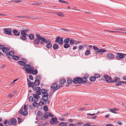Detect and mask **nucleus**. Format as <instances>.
Returning a JSON list of instances; mask_svg holds the SVG:
<instances>
[{
	"label": "nucleus",
	"instance_id": "f257e3e1",
	"mask_svg": "<svg viewBox=\"0 0 126 126\" xmlns=\"http://www.w3.org/2000/svg\"><path fill=\"white\" fill-rule=\"evenodd\" d=\"M36 35L37 38H35L34 39V41L35 44L38 45L39 44V42L40 41V43L41 44H43V42L42 41L43 39H45L43 37H41L38 34H37Z\"/></svg>",
	"mask_w": 126,
	"mask_h": 126
},
{
	"label": "nucleus",
	"instance_id": "f03ea898",
	"mask_svg": "<svg viewBox=\"0 0 126 126\" xmlns=\"http://www.w3.org/2000/svg\"><path fill=\"white\" fill-rule=\"evenodd\" d=\"M42 40L43 43L47 44L46 47L48 49L52 47V45L51 44V41L49 39H43Z\"/></svg>",
	"mask_w": 126,
	"mask_h": 126
},
{
	"label": "nucleus",
	"instance_id": "7ed1b4c3",
	"mask_svg": "<svg viewBox=\"0 0 126 126\" xmlns=\"http://www.w3.org/2000/svg\"><path fill=\"white\" fill-rule=\"evenodd\" d=\"M126 54L120 53H117V55L115 58L117 59H122L125 57Z\"/></svg>",
	"mask_w": 126,
	"mask_h": 126
},
{
	"label": "nucleus",
	"instance_id": "20e7f679",
	"mask_svg": "<svg viewBox=\"0 0 126 126\" xmlns=\"http://www.w3.org/2000/svg\"><path fill=\"white\" fill-rule=\"evenodd\" d=\"M3 32L6 34L9 35H11L12 30L11 29L9 28H5L3 29Z\"/></svg>",
	"mask_w": 126,
	"mask_h": 126
},
{
	"label": "nucleus",
	"instance_id": "39448f33",
	"mask_svg": "<svg viewBox=\"0 0 126 126\" xmlns=\"http://www.w3.org/2000/svg\"><path fill=\"white\" fill-rule=\"evenodd\" d=\"M59 87V86H58L57 84L54 83L52 85L50 89L51 91H53L54 92L57 90Z\"/></svg>",
	"mask_w": 126,
	"mask_h": 126
},
{
	"label": "nucleus",
	"instance_id": "423d86ee",
	"mask_svg": "<svg viewBox=\"0 0 126 126\" xmlns=\"http://www.w3.org/2000/svg\"><path fill=\"white\" fill-rule=\"evenodd\" d=\"M55 42L58 43L59 45H62L63 44V39L62 37H58L56 38Z\"/></svg>",
	"mask_w": 126,
	"mask_h": 126
},
{
	"label": "nucleus",
	"instance_id": "0eeeda50",
	"mask_svg": "<svg viewBox=\"0 0 126 126\" xmlns=\"http://www.w3.org/2000/svg\"><path fill=\"white\" fill-rule=\"evenodd\" d=\"M51 121H50V124L52 125L56 124L58 123V121L57 120V119L56 118H52Z\"/></svg>",
	"mask_w": 126,
	"mask_h": 126
},
{
	"label": "nucleus",
	"instance_id": "6e6552de",
	"mask_svg": "<svg viewBox=\"0 0 126 126\" xmlns=\"http://www.w3.org/2000/svg\"><path fill=\"white\" fill-rule=\"evenodd\" d=\"M25 70L26 72L27 73H30L31 72L30 71V66L29 64H26L24 66Z\"/></svg>",
	"mask_w": 126,
	"mask_h": 126
},
{
	"label": "nucleus",
	"instance_id": "1a4fd4ad",
	"mask_svg": "<svg viewBox=\"0 0 126 126\" xmlns=\"http://www.w3.org/2000/svg\"><path fill=\"white\" fill-rule=\"evenodd\" d=\"M104 77L106 79H108L106 80V81L107 82L112 83L114 81L113 80H112V79H111V77L108 75H104Z\"/></svg>",
	"mask_w": 126,
	"mask_h": 126
},
{
	"label": "nucleus",
	"instance_id": "9d476101",
	"mask_svg": "<svg viewBox=\"0 0 126 126\" xmlns=\"http://www.w3.org/2000/svg\"><path fill=\"white\" fill-rule=\"evenodd\" d=\"M107 57L109 60H111L114 58L115 55L112 53H109L107 54Z\"/></svg>",
	"mask_w": 126,
	"mask_h": 126
},
{
	"label": "nucleus",
	"instance_id": "9b49d317",
	"mask_svg": "<svg viewBox=\"0 0 126 126\" xmlns=\"http://www.w3.org/2000/svg\"><path fill=\"white\" fill-rule=\"evenodd\" d=\"M48 94L46 93L45 94H44L42 96V98L43 100L45 101H47L48 99Z\"/></svg>",
	"mask_w": 126,
	"mask_h": 126
},
{
	"label": "nucleus",
	"instance_id": "f8f14e48",
	"mask_svg": "<svg viewBox=\"0 0 126 126\" xmlns=\"http://www.w3.org/2000/svg\"><path fill=\"white\" fill-rule=\"evenodd\" d=\"M11 124L13 125H15L17 123L16 120L15 118H11L10 120Z\"/></svg>",
	"mask_w": 126,
	"mask_h": 126
},
{
	"label": "nucleus",
	"instance_id": "ddd939ff",
	"mask_svg": "<svg viewBox=\"0 0 126 126\" xmlns=\"http://www.w3.org/2000/svg\"><path fill=\"white\" fill-rule=\"evenodd\" d=\"M13 32L14 34L16 36H18L20 35V32H18V31L16 29H14L13 31Z\"/></svg>",
	"mask_w": 126,
	"mask_h": 126
},
{
	"label": "nucleus",
	"instance_id": "4468645a",
	"mask_svg": "<svg viewBox=\"0 0 126 126\" xmlns=\"http://www.w3.org/2000/svg\"><path fill=\"white\" fill-rule=\"evenodd\" d=\"M10 50V49L7 47H6L5 46L4 47V48L2 50L3 52L6 53V54Z\"/></svg>",
	"mask_w": 126,
	"mask_h": 126
},
{
	"label": "nucleus",
	"instance_id": "2eb2a0df",
	"mask_svg": "<svg viewBox=\"0 0 126 126\" xmlns=\"http://www.w3.org/2000/svg\"><path fill=\"white\" fill-rule=\"evenodd\" d=\"M60 83L59 84V87L62 86L63 84L65 82V80L64 79H60Z\"/></svg>",
	"mask_w": 126,
	"mask_h": 126
},
{
	"label": "nucleus",
	"instance_id": "dca6fc26",
	"mask_svg": "<svg viewBox=\"0 0 126 126\" xmlns=\"http://www.w3.org/2000/svg\"><path fill=\"white\" fill-rule=\"evenodd\" d=\"M33 96L36 99V100L34 99L33 102H37V101L38 99L39 98V96L36 94H33Z\"/></svg>",
	"mask_w": 126,
	"mask_h": 126
},
{
	"label": "nucleus",
	"instance_id": "f3484780",
	"mask_svg": "<svg viewBox=\"0 0 126 126\" xmlns=\"http://www.w3.org/2000/svg\"><path fill=\"white\" fill-rule=\"evenodd\" d=\"M14 54V52L13 51H10L9 52H7L6 54L7 56L8 57L10 56H12Z\"/></svg>",
	"mask_w": 126,
	"mask_h": 126
},
{
	"label": "nucleus",
	"instance_id": "a211bd4d",
	"mask_svg": "<svg viewBox=\"0 0 126 126\" xmlns=\"http://www.w3.org/2000/svg\"><path fill=\"white\" fill-rule=\"evenodd\" d=\"M107 50L106 49H100L99 50L96 51V53H98L99 52H105Z\"/></svg>",
	"mask_w": 126,
	"mask_h": 126
},
{
	"label": "nucleus",
	"instance_id": "6ab92c4d",
	"mask_svg": "<svg viewBox=\"0 0 126 126\" xmlns=\"http://www.w3.org/2000/svg\"><path fill=\"white\" fill-rule=\"evenodd\" d=\"M34 83L35 86H38L40 84L39 80L38 79L34 81Z\"/></svg>",
	"mask_w": 126,
	"mask_h": 126
},
{
	"label": "nucleus",
	"instance_id": "aec40b11",
	"mask_svg": "<svg viewBox=\"0 0 126 126\" xmlns=\"http://www.w3.org/2000/svg\"><path fill=\"white\" fill-rule=\"evenodd\" d=\"M29 39L31 40H33L34 38V35L33 34H30L29 35Z\"/></svg>",
	"mask_w": 126,
	"mask_h": 126
},
{
	"label": "nucleus",
	"instance_id": "412c9836",
	"mask_svg": "<svg viewBox=\"0 0 126 126\" xmlns=\"http://www.w3.org/2000/svg\"><path fill=\"white\" fill-rule=\"evenodd\" d=\"M81 78V79L82 83L83 82H86L87 81V80L85 77H83Z\"/></svg>",
	"mask_w": 126,
	"mask_h": 126
},
{
	"label": "nucleus",
	"instance_id": "4be33fe9",
	"mask_svg": "<svg viewBox=\"0 0 126 126\" xmlns=\"http://www.w3.org/2000/svg\"><path fill=\"white\" fill-rule=\"evenodd\" d=\"M28 86L30 87H31L32 85L33 84V83L30 80H28Z\"/></svg>",
	"mask_w": 126,
	"mask_h": 126
},
{
	"label": "nucleus",
	"instance_id": "5701e85b",
	"mask_svg": "<svg viewBox=\"0 0 126 126\" xmlns=\"http://www.w3.org/2000/svg\"><path fill=\"white\" fill-rule=\"evenodd\" d=\"M18 64L22 66H24L25 65H26L25 62H23L22 61H19L18 62Z\"/></svg>",
	"mask_w": 126,
	"mask_h": 126
},
{
	"label": "nucleus",
	"instance_id": "b1692460",
	"mask_svg": "<svg viewBox=\"0 0 126 126\" xmlns=\"http://www.w3.org/2000/svg\"><path fill=\"white\" fill-rule=\"evenodd\" d=\"M67 124V123L65 122H62L59 124V126H66Z\"/></svg>",
	"mask_w": 126,
	"mask_h": 126
},
{
	"label": "nucleus",
	"instance_id": "393cba45",
	"mask_svg": "<svg viewBox=\"0 0 126 126\" xmlns=\"http://www.w3.org/2000/svg\"><path fill=\"white\" fill-rule=\"evenodd\" d=\"M59 47L58 45L56 44H54L53 45V48L54 50H56Z\"/></svg>",
	"mask_w": 126,
	"mask_h": 126
},
{
	"label": "nucleus",
	"instance_id": "a878e982",
	"mask_svg": "<svg viewBox=\"0 0 126 126\" xmlns=\"http://www.w3.org/2000/svg\"><path fill=\"white\" fill-rule=\"evenodd\" d=\"M12 58L13 59L15 60H16V61H18L19 60V57L16 55L13 56L12 57Z\"/></svg>",
	"mask_w": 126,
	"mask_h": 126
},
{
	"label": "nucleus",
	"instance_id": "bb28decb",
	"mask_svg": "<svg viewBox=\"0 0 126 126\" xmlns=\"http://www.w3.org/2000/svg\"><path fill=\"white\" fill-rule=\"evenodd\" d=\"M31 72L30 74H31L32 73L33 75H35L37 74L38 73V71L36 70H33L32 72L31 71Z\"/></svg>",
	"mask_w": 126,
	"mask_h": 126
},
{
	"label": "nucleus",
	"instance_id": "cd10ccee",
	"mask_svg": "<svg viewBox=\"0 0 126 126\" xmlns=\"http://www.w3.org/2000/svg\"><path fill=\"white\" fill-rule=\"evenodd\" d=\"M77 81L78 83L79 84L82 83L81 79L80 77H78L77 78Z\"/></svg>",
	"mask_w": 126,
	"mask_h": 126
},
{
	"label": "nucleus",
	"instance_id": "c85d7f7f",
	"mask_svg": "<svg viewBox=\"0 0 126 126\" xmlns=\"http://www.w3.org/2000/svg\"><path fill=\"white\" fill-rule=\"evenodd\" d=\"M90 81L92 82H94L95 81L96 78L94 77H91L90 78Z\"/></svg>",
	"mask_w": 126,
	"mask_h": 126
},
{
	"label": "nucleus",
	"instance_id": "c756f323",
	"mask_svg": "<svg viewBox=\"0 0 126 126\" xmlns=\"http://www.w3.org/2000/svg\"><path fill=\"white\" fill-rule=\"evenodd\" d=\"M41 91L42 93H43L44 94H45L46 93H47V90L45 89H42L41 90Z\"/></svg>",
	"mask_w": 126,
	"mask_h": 126
},
{
	"label": "nucleus",
	"instance_id": "7c9ffc66",
	"mask_svg": "<svg viewBox=\"0 0 126 126\" xmlns=\"http://www.w3.org/2000/svg\"><path fill=\"white\" fill-rule=\"evenodd\" d=\"M43 110L45 112H46L48 110V108L47 105H45L44 107Z\"/></svg>",
	"mask_w": 126,
	"mask_h": 126
},
{
	"label": "nucleus",
	"instance_id": "2f4dec72",
	"mask_svg": "<svg viewBox=\"0 0 126 126\" xmlns=\"http://www.w3.org/2000/svg\"><path fill=\"white\" fill-rule=\"evenodd\" d=\"M21 33L22 35L26 36L27 35L28 36V35L25 32H24L22 30L21 31Z\"/></svg>",
	"mask_w": 126,
	"mask_h": 126
},
{
	"label": "nucleus",
	"instance_id": "473e14b6",
	"mask_svg": "<svg viewBox=\"0 0 126 126\" xmlns=\"http://www.w3.org/2000/svg\"><path fill=\"white\" fill-rule=\"evenodd\" d=\"M120 80V79L119 78H118L117 77H115L114 78V80H113L114 81L113 82H117L118 81H119Z\"/></svg>",
	"mask_w": 126,
	"mask_h": 126
},
{
	"label": "nucleus",
	"instance_id": "72a5a7b5",
	"mask_svg": "<svg viewBox=\"0 0 126 126\" xmlns=\"http://www.w3.org/2000/svg\"><path fill=\"white\" fill-rule=\"evenodd\" d=\"M26 36H20L21 39L23 40H27V38L26 37Z\"/></svg>",
	"mask_w": 126,
	"mask_h": 126
},
{
	"label": "nucleus",
	"instance_id": "f704fd0d",
	"mask_svg": "<svg viewBox=\"0 0 126 126\" xmlns=\"http://www.w3.org/2000/svg\"><path fill=\"white\" fill-rule=\"evenodd\" d=\"M36 102H35L34 103H33V105L34 107L38 108L39 107V104Z\"/></svg>",
	"mask_w": 126,
	"mask_h": 126
},
{
	"label": "nucleus",
	"instance_id": "c9c22d12",
	"mask_svg": "<svg viewBox=\"0 0 126 126\" xmlns=\"http://www.w3.org/2000/svg\"><path fill=\"white\" fill-rule=\"evenodd\" d=\"M70 41V39L69 38H67L64 40V42L65 43H68Z\"/></svg>",
	"mask_w": 126,
	"mask_h": 126
},
{
	"label": "nucleus",
	"instance_id": "e433bc0d",
	"mask_svg": "<svg viewBox=\"0 0 126 126\" xmlns=\"http://www.w3.org/2000/svg\"><path fill=\"white\" fill-rule=\"evenodd\" d=\"M70 46L69 44L67 43H65L64 45V47L65 48H67Z\"/></svg>",
	"mask_w": 126,
	"mask_h": 126
},
{
	"label": "nucleus",
	"instance_id": "4c0bfd02",
	"mask_svg": "<svg viewBox=\"0 0 126 126\" xmlns=\"http://www.w3.org/2000/svg\"><path fill=\"white\" fill-rule=\"evenodd\" d=\"M70 44L71 45H73V44H74V39H71L70 41Z\"/></svg>",
	"mask_w": 126,
	"mask_h": 126
},
{
	"label": "nucleus",
	"instance_id": "58836bf2",
	"mask_svg": "<svg viewBox=\"0 0 126 126\" xmlns=\"http://www.w3.org/2000/svg\"><path fill=\"white\" fill-rule=\"evenodd\" d=\"M122 81H120L119 82H118V83H116L115 84V86H118L119 85H121L123 83L122 82Z\"/></svg>",
	"mask_w": 126,
	"mask_h": 126
},
{
	"label": "nucleus",
	"instance_id": "ea45409f",
	"mask_svg": "<svg viewBox=\"0 0 126 126\" xmlns=\"http://www.w3.org/2000/svg\"><path fill=\"white\" fill-rule=\"evenodd\" d=\"M28 114V112L27 110H24V111L22 113V114L24 115H26Z\"/></svg>",
	"mask_w": 126,
	"mask_h": 126
},
{
	"label": "nucleus",
	"instance_id": "a19ab883",
	"mask_svg": "<svg viewBox=\"0 0 126 126\" xmlns=\"http://www.w3.org/2000/svg\"><path fill=\"white\" fill-rule=\"evenodd\" d=\"M49 113H48L47 111L45 112L44 114V115L47 118L49 117Z\"/></svg>",
	"mask_w": 126,
	"mask_h": 126
},
{
	"label": "nucleus",
	"instance_id": "79ce46f5",
	"mask_svg": "<svg viewBox=\"0 0 126 126\" xmlns=\"http://www.w3.org/2000/svg\"><path fill=\"white\" fill-rule=\"evenodd\" d=\"M29 101L30 102H32L34 101L32 97L31 96L29 97Z\"/></svg>",
	"mask_w": 126,
	"mask_h": 126
},
{
	"label": "nucleus",
	"instance_id": "37998d69",
	"mask_svg": "<svg viewBox=\"0 0 126 126\" xmlns=\"http://www.w3.org/2000/svg\"><path fill=\"white\" fill-rule=\"evenodd\" d=\"M117 110L116 109H111L110 110V111L111 112L113 113H115V111Z\"/></svg>",
	"mask_w": 126,
	"mask_h": 126
},
{
	"label": "nucleus",
	"instance_id": "c03bdc74",
	"mask_svg": "<svg viewBox=\"0 0 126 126\" xmlns=\"http://www.w3.org/2000/svg\"><path fill=\"white\" fill-rule=\"evenodd\" d=\"M77 79V78H76L73 80L72 81L74 83L76 84L78 83Z\"/></svg>",
	"mask_w": 126,
	"mask_h": 126
},
{
	"label": "nucleus",
	"instance_id": "a18cd8bd",
	"mask_svg": "<svg viewBox=\"0 0 126 126\" xmlns=\"http://www.w3.org/2000/svg\"><path fill=\"white\" fill-rule=\"evenodd\" d=\"M90 51L88 50H86L85 53V54L86 55H89L90 54Z\"/></svg>",
	"mask_w": 126,
	"mask_h": 126
},
{
	"label": "nucleus",
	"instance_id": "49530a36",
	"mask_svg": "<svg viewBox=\"0 0 126 126\" xmlns=\"http://www.w3.org/2000/svg\"><path fill=\"white\" fill-rule=\"evenodd\" d=\"M37 114L38 116L40 117H41V115H42V113L40 111H38Z\"/></svg>",
	"mask_w": 126,
	"mask_h": 126
},
{
	"label": "nucleus",
	"instance_id": "de8ad7c7",
	"mask_svg": "<svg viewBox=\"0 0 126 126\" xmlns=\"http://www.w3.org/2000/svg\"><path fill=\"white\" fill-rule=\"evenodd\" d=\"M40 3L39 2H35L32 4V5L33 6H35L36 5H38L40 4Z\"/></svg>",
	"mask_w": 126,
	"mask_h": 126
},
{
	"label": "nucleus",
	"instance_id": "09e8293b",
	"mask_svg": "<svg viewBox=\"0 0 126 126\" xmlns=\"http://www.w3.org/2000/svg\"><path fill=\"white\" fill-rule=\"evenodd\" d=\"M45 116H42L41 117V120H45L46 119H47Z\"/></svg>",
	"mask_w": 126,
	"mask_h": 126
},
{
	"label": "nucleus",
	"instance_id": "8fccbe9b",
	"mask_svg": "<svg viewBox=\"0 0 126 126\" xmlns=\"http://www.w3.org/2000/svg\"><path fill=\"white\" fill-rule=\"evenodd\" d=\"M4 123L5 125H6L7 124H9V121L6 120H5Z\"/></svg>",
	"mask_w": 126,
	"mask_h": 126
},
{
	"label": "nucleus",
	"instance_id": "3c124183",
	"mask_svg": "<svg viewBox=\"0 0 126 126\" xmlns=\"http://www.w3.org/2000/svg\"><path fill=\"white\" fill-rule=\"evenodd\" d=\"M35 79L36 80L38 79L39 80L41 79V77L39 75H37L36 76Z\"/></svg>",
	"mask_w": 126,
	"mask_h": 126
},
{
	"label": "nucleus",
	"instance_id": "603ef678",
	"mask_svg": "<svg viewBox=\"0 0 126 126\" xmlns=\"http://www.w3.org/2000/svg\"><path fill=\"white\" fill-rule=\"evenodd\" d=\"M116 30H119V31H126V28L125 29H120V28H119V29H115Z\"/></svg>",
	"mask_w": 126,
	"mask_h": 126
},
{
	"label": "nucleus",
	"instance_id": "864d4df0",
	"mask_svg": "<svg viewBox=\"0 0 126 126\" xmlns=\"http://www.w3.org/2000/svg\"><path fill=\"white\" fill-rule=\"evenodd\" d=\"M67 83L68 84H71L72 83V80L68 79L67 80Z\"/></svg>",
	"mask_w": 126,
	"mask_h": 126
},
{
	"label": "nucleus",
	"instance_id": "5fc2aeb1",
	"mask_svg": "<svg viewBox=\"0 0 126 126\" xmlns=\"http://www.w3.org/2000/svg\"><path fill=\"white\" fill-rule=\"evenodd\" d=\"M57 15L58 16H63L64 15L63 14V13H58L57 14Z\"/></svg>",
	"mask_w": 126,
	"mask_h": 126
},
{
	"label": "nucleus",
	"instance_id": "6e6d98bb",
	"mask_svg": "<svg viewBox=\"0 0 126 126\" xmlns=\"http://www.w3.org/2000/svg\"><path fill=\"white\" fill-rule=\"evenodd\" d=\"M74 44L76 45L77 44L80 43H81L80 42L78 41H75L74 40Z\"/></svg>",
	"mask_w": 126,
	"mask_h": 126
},
{
	"label": "nucleus",
	"instance_id": "4d7b16f0",
	"mask_svg": "<svg viewBox=\"0 0 126 126\" xmlns=\"http://www.w3.org/2000/svg\"><path fill=\"white\" fill-rule=\"evenodd\" d=\"M59 1L60 3H66L67 4L68 3V2H66V1H64L62 0H59Z\"/></svg>",
	"mask_w": 126,
	"mask_h": 126
},
{
	"label": "nucleus",
	"instance_id": "13d9d810",
	"mask_svg": "<svg viewBox=\"0 0 126 126\" xmlns=\"http://www.w3.org/2000/svg\"><path fill=\"white\" fill-rule=\"evenodd\" d=\"M94 76H95V77L96 78H99L100 77V76L99 74H96Z\"/></svg>",
	"mask_w": 126,
	"mask_h": 126
},
{
	"label": "nucleus",
	"instance_id": "bf43d9fd",
	"mask_svg": "<svg viewBox=\"0 0 126 126\" xmlns=\"http://www.w3.org/2000/svg\"><path fill=\"white\" fill-rule=\"evenodd\" d=\"M44 103L43 102H40L39 103V106H42L44 104Z\"/></svg>",
	"mask_w": 126,
	"mask_h": 126
},
{
	"label": "nucleus",
	"instance_id": "052dcab7",
	"mask_svg": "<svg viewBox=\"0 0 126 126\" xmlns=\"http://www.w3.org/2000/svg\"><path fill=\"white\" fill-rule=\"evenodd\" d=\"M32 88L34 91H35L36 90V87H35V86L34 85H32Z\"/></svg>",
	"mask_w": 126,
	"mask_h": 126
},
{
	"label": "nucleus",
	"instance_id": "680f3d73",
	"mask_svg": "<svg viewBox=\"0 0 126 126\" xmlns=\"http://www.w3.org/2000/svg\"><path fill=\"white\" fill-rule=\"evenodd\" d=\"M108 31L110 32H114V33H120V32H121L120 31Z\"/></svg>",
	"mask_w": 126,
	"mask_h": 126
},
{
	"label": "nucleus",
	"instance_id": "e2e57ef3",
	"mask_svg": "<svg viewBox=\"0 0 126 126\" xmlns=\"http://www.w3.org/2000/svg\"><path fill=\"white\" fill-rule=\"evenodd\" d=\"M93 49L95 50H97L99 49V48H98L97 47H96V46H93Z\"/></svg>",
	"mask_w": 126,
	"mask_h": 126
},
{
	"label": "nucleus",
	"instance_id": "0e129e2a",
	"mask_svg": "<svg viewBox=\"0 0 126 126\" xmlns=\"http://www.w3.org/2000/svg\"><path fill=\"white\" fill-rule=\"evenodd\" d=\"M83 48V47L82 45L79 46L78 47V48L79 50L82 49Z\"/></svg>",
	"mask_w": 126,
	"mask_h": 126
},
{
	"label": "nucleus",
	"instance_id": "69168bd1",
	"mask_svg": "<svg viewBox=\"0 0 126 126\" xmlns=\"http://www.w3.org/2000/svg\"><path fill=\"white\" fill-rule=\"evenodd\" d=\"M23 110H24L22 108L19 111V112L20 113L21 115H22V113L23 112Z\"/></svg>",
	"mask_w": 126,
	"mask_h": 126
},
{
	"label": "nucleus",
	"instance_id": "338daca9",
	"mask_svg": "<svg viewBox=\"0 0 126 126\" xmlns=\"http://www.w3.org/2000/svg\"><path fill=\"white\" fill-rule=\"evenodd\" d=\"M5 46L4 45H0V50H3V49Z\"/></svg>",
	"mask_w": 126,
	"mask_h": 126
},
{
	"label": "nucleus",
	"instance_id": "774afa93",
	"mask_svg": "<svg viewBox=\"0 0 126 126\" xmlns=\"http://www.w3.org/2000/svg\"><path fill=\"white\" fill-rule=\"evenodd\" d=\"M76 125L74 124L71 123L69 124V126H76Z\"/></svg>",
	"mask_w": 126,
	"mask_h": 126
}]
</instances>
